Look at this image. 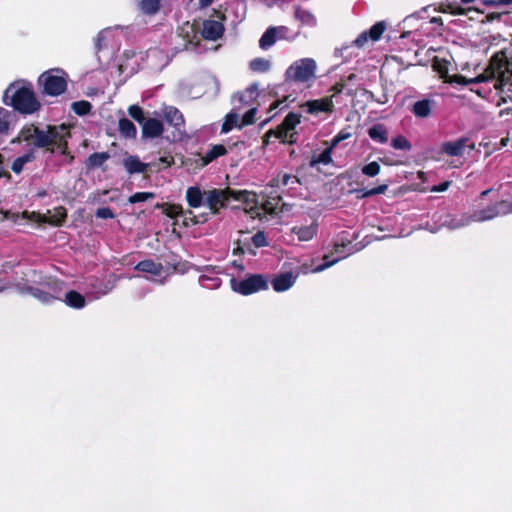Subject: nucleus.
<instances>
[{
  "mask_svg": "<svg viewBox=\"0 0 512 512\" xmlns=\"http://www.w3.org/2000/svg\"><path fill=\"white\" fill-rule=\"evenodd\" d=\"M258 95V87L251 85L246 91L238 97V101L243 104H248L249 100L254 99Z\"/></svg>",
  "mask_w": 512,
  "mask_h": 512,
  "instance_id": "51",
  "label": "nucleus"
},
{
  "mask_svg": "<svg viewBox=\"0 0 512 512\" xmlns=\"http://www.w3.org/2000/svg\"><path fill=\"white\" fill-rule=\"evenodd\" d=\"M123 165L129 174L143 173L146 171L147 167V165L142 163L136 156H129L125 158Z\"/></svg>",
  "mask_w": 512,
  "mask_h": 512,
  "instance_id": "31",
  "label": "nucleus"
},
{
  "mask_svg": "<svg viewBox=\"0 0 512 512\" xmlns=\"http://www.w3.org/2000/svg\"><path fill=\"white\" fill-rule=\"evenodd\" d=\"M221 279L215 274H202L199 277V284L206 289L214 290L221 286Z\"/></svg>",
  "mask_w": 512,
  "mask_h": 512,
  "instance_id": "37",
  "label": "nucleus"
},
{
  "mask_svg": "<svg viewBox=\"0 0 512 512\" xmlns=\"http://www.w3.org/2000/svg\"><path fill=\"white\" fill-rule=\"evenodd\" d=\"M16 289L19 293L21 294H30L31 296L33 295V291L35 289V287L33 286H30L28 285L27 283H17L16 284Z\"/></svg>",
  "mask_w": 512,
  "mask_h": 512,
  "instance_id": "61",
  "label": "nucleus"
},
{
  "mask_svg": "<svg viewBox=\"0 0 512 512\" xmlns=\"http://www.w3.org/2000/svg\"><path fill=\"white\" fill-rule=\"evenodd\" d=\"M262 208H263L264 211H266L268 213H273L274 212V208L271 206L269 201H266L265 203H263L262 204Z\"/></svg>",
  "mask_w": 512,
  "mask_h": 512,
  "instance_id": "64",
  "label": "nucleus"
},
{
  "mask_svg": "<svg viewBox=\"0 0 512 512\" xmlns=\"http://www.w3.org/2000/svg\"><path fill=\"white\" fill-rule=\"evenodd\" d=\"M274 28L277 34V40L293 41L297 37V34H292L287 26H274Z\"/></svg>",
  "mask_w": 512,
  "mask_h": 512,
  "instance_id": "45",
  "label": "nucleus"
},
{
  "mask_svg": "<svg viewBox=\"0 0 512 512\" xmlns=\"http://www.w3.org/2000/svg\"><path fill=\"white\" fill-rule=\"evenodd\" d=\"M442 77H443L445 83H449L452 85H462V86L469 85L472 83L486 82V81L490 80L489 74H488V68L485 70L484 74H481L475 78H466L459 74L449 75L447 73L445 75H443Z\"/></svg>",
  "mask_w": 512,
  "mask_h": 512,
  "instance_id": "18",
  "label": "nucleus"
},
{
  "mask_svg": "<svg viewBox=\"0 0 512 512\" xmlns=\"http://www.w3.org/2000/svg\"><path fill=\"white\" fill-rule=\"evenodd\" d=\"M11 116L12 113L9 110L0 107V135L8 133Z\"/></svg>",
  "mask_w": 512,
  "mask_h": 512,
  "instance_id": "41",
  "label": "nucleus"
},
{
  "mask_svg": "<svg viewBox=\"0 0 512 512\" xmlns=\"http://www.w3.org/2000/svg\"><path fill=\"white\" fill-rule=\"evenodd\" d=\"M512 212V204L507 201H501L487 206L484 209L476 210L471 214L472 222H483L491 220L497 216Z\"/></svg>",
  "mask_w": 512,
  "mask_h": 512,
  "instance_id": "11",
  "label": "nucleus"
},
{
  "mask_svg": "<svg viewBox=\"0 0 512 512\" xmlns=\"http://www.w3.org/2000/svg\"><path fill=\"white\" fill-rule=\"evenodd\" d=\"M318 231L316 222L305 226H294L291 229L292 234L296 235L299 241H310L314 238Z\"/></svg>",
  "mask_w": 512,
  "mask_h": 512,
  "instance_id": "26",
  "label": "nucleus"
},
{
  "mask_svg": "<svg viewBox=\"0 0 512 512\" xmlns=\"http://www.w3.org/2000/svg\"><path fill=\"white\" fill-rule=\"evenodd\" d=\"M299 183H300L299 179L294 175L283 174L281 176V185L282 186H289V185L299 184Z\"/></svg>",
  "mask_w": 512,
  "mask_h": 512,
  "instance_id": "59",
  "label": "nucleus"
},
{
  "mask_svg": "<svg viewBox=\"0 0 512 512\" xmlns=\"http://www.w3.org/2000/svg\"><path fill=\"white\" fill-rule=\"evenodd\" d=\"M439 221H441V226H445L450 230L460 229L465 226H468L472 223L471 214H461V215H450L447 214L444 216L442 220V216H439Z\"/></svg>",
  "mask_w": 512,
  "mask_h": 512,
  "instance_id": "16",
  "label": "nucleus"
},
{
  "mask_svg": "<svg viewBox=\"0 0 512 512\" xmlns=\"http://www.w3.org/2000/svg\"><path fill=\"white\" fill-rule=\"evenodd\" d=\"M70 137L66 125L47 126L41 129L34 125L24 127L20 132L23 141L31 142L37 148H46L51 153L65 154L67 151V139Z\"/></svg>",
  "mask_w": 512,
  "mask_h": 512,
  "instance_id": "1",
  "label": "nucleus"
},
{
  "mask_svg": "<svg viewBox=\"0 0 512 512\" xmlns=\"http://www.w3.org/2000/svg\"><path fill=\"white\" fill-rule=\"evenodd\" d=\"M270 136H274L279 139L282 143L292 144L295 142V132L292 130H288V128L283 125H279L276 131L270 130L266 133L265 137L269 138Z\"/></svg>",
  "mask_w": 512,
  "mask_h": 512,
  "instance_id": "28",
  "label": "nucleus"
},
{
  "mask_svg": "<svg viewBox=\"0 0 512 512\" xmlns=\"http://www.w3.org/2000/svg\"><path fill=\"white\" fill-rule=\"evenodd\" d=\"M388 189V185L382 184L372 189L362 190V197H371L374 195L384 194Z\"/></svg>",
  "mask_w": 512,
  "mask_h": 512,
  "instance_id": "57",
  "label": "nucleus"
},
{
  "mask_svg": "<svg viewBox=\"0 0 512 512\" xmlns=\"http://www.w3.org/2000/svg\"><path fill=\"white\" fill-rule=\"evenodd\" d=\"M450 181H444L440 183L439 185H435L431 188L432 192H444L446 191L450 186Z\"/></svg>",
  "mask_w": 512,
  "mask_h": 512,
  "instance_id": "63",
  "label": "nucleus"
},
{
  "mask_svg": "<svg viewBox=\"0 0 512 512\" xmlns=\"http://www.w3.org/2000/svg\"><path fill=\"white\" fill-rule=\"evenodd\" d=\"M119 29V26H115L101 30L95 39L96 51L101 52L107 48H111L112 50L116 48L119 45V40L117 39V31Z\"/></svg>",
  "mask_w": 512,
  "mask_h": 512,
  "instance_id": "12",
  "label": "nucleus"
},
{
  "mask_svg": "<svg viewBox=\"0 0 512 512\" xmlns=\"http://www.w3.org/2000/svg\"><path fill=\"white\" fill-rule=\"evenodd\" d=\"M138 6L141 12L146 15H154L156 14L161 5V0H137Z\"/></svg>",
  "mask_w": 512,
  "mask_h": 512,
  "instance_id": "38",
  "label": "nucleus"
},
{
  "mask_svg": "<svg viewBox=\"0 0 512 512\" xmlns=\"http://www.w3.org/2000/svg\"><path fill=\"white\" fill-rule=\"evenodd\" d=\"M67 77L62 69L54 68L43 72L37 82L42 94L54 97L66 91Z\"/></svg>",
  "mask_w": 512,
  "mask_h": 512,
  "instance_id": "4",
  "label": "nucleus"
},
{
  "mask_svg": "<svg viewBox=\"0 0 512 512\" xmlns=\"http://www.w3.org/2000/svg\"><path fill=\"white\" fill-rule=\"evenodd\" d=\"M62 301H64L69 307L75 309H81L86 304L85 297L74 290L65 292Z\"/></svg>",
  "mask_w": 512,
  "mask_h": 512,
  "instance_id": "29",
  "label": "nucleus"
},
{
  "mask_svg": "<svg viewBox=\"0 0 512 512\" xmlns=\"http://www.w3.org/2000/svg\"><path fill=\"white\" fill-rule=\"evenodd\" d=\"M298 274L293 272H284L276 275L271 284L276 292H285L289 290L296 282Z\"/></svg>",
  "mask_w": 512,
  "mask_h": 512,
  "instance_id": "17",
  "label": "nucleus"
},
{
  "mask_svg": "<svg viewBox=\"0 0 512 512\" xmlns=\"http://www.w3.org/2000/svg\"><path fill=\"white\" fill-rule=\"evenodd\" d=\"M249 66L254 72H267L270 69L271 63L264 58H255L250 62Z\"/></svg>",
  "mask_w": 512,
  "mask_h": 512,
  "instance_id": "42",
  "label": "nucleus"
},
{
  "mask_svg": "<svg viewBox=\"0 0 512 512\" xmlns=\"http://www.w3.org/2000/svg\"><path fill=\"white\" fill-rule=\"evenodd\" d=\"M67 217V211L64 207L59 206L53 210H48L46 214L39 212L24 211L21 218L37 222L39 224H50L53 226H61Z\"/></svg>",
  "mask_w": 512,
  "mask_h": 512,
  "instance_id": "9",
  "label": "nucleus"
},
{
  "mask_svg": "<svg viewBox=\"0 0 512 512\" xmlns=\"http://www.w3.org/2000/svg\"><path fill=\"white\" fill-rule=\"evenodd\" d=\"M385 29L386 23L384 21L375 23L369 30L360 33L358 37L350 44L342 45L341 48L336 49L335 55L347 60L351 57V54L347 53L351 47L356 46L358 48H362L368 43L369 40L373 42L378 41L384 33Z\"/></svg>",
  "mask_w": 512,
  "mask_h": 512,
  "instance_id": "7",
  "label": "nucleus"
},
{
  "mask_svg": "<svg viewBox=\"0 0 512 512\" xmlns=\"http://www.w3.org/2000/svg\"><path fill=\"white\" fill-rule=\"evenodd\" d=\"M109 157L110 155L107 152L93 153L88 157L86 166L89 169L101 167Z\"/></svg>",
  "mask_w": 512,
  "mask_h": 512,
  "instance_id": "39",
  "label": "nucleus"
},
{
  "mask_svg": "<svg viewBox=\"0 0 512 512\" xmlns=\"http://www.w3.org/2000/svg\"><path fill=\"white\" fill-rule=\"evenodd\" d=\"M163 213L171 219H176L184 215V210L180 205L170 204L164 208Z\"/></svg>",
  "mask_w": 512,
  "mask_h": 512,
  "instance_id": "49",
  "label": "nucleus"
},
{
  "mask_svg": "<svg viewBox=\"0 0 512 512\" xmlns=\"http://www.w3.org/2000/svg\"><path fill=\"white\" fill-rule=\"evenodd\" d=\"M147 60L149 67L153 69H162L168 62V56L161 49L151 48L147 51Z\"/></svg>",
  "mask_w": 512,
  "mask_h": 512,
  "instance_id": "23",
  "label": "nucleus"
},
{
  "mask_svg": "<svg viewBox=\"0 0 512 512\" xmlns=\"http://www.w3.org/2000/svg\"><path fill=\"white\" fill-rule=\"evenodd\" d=\"M206 191H202L198 186H191L186 191V200L191 208H198L205 204Z\"/></svg>",
  "mask_w": 512,
  "mask_h": 512,
  "instance_id": "25",
  "label": "nucleus"
},
{
  "mask_svg": "<svg viewBox=\"0 0 512 512\" xmlns=\"http://www.w3.org/2000/svg\"><path fill=\"white\" fill-rule=\"evenodd\" d=\"M42 286L46 288L47 292H50L52 302L54 300H63V295L66 289V284L64 281L49 278L42 283Z\"/></svg>",
  "mask_w": 512,
  "mask_h": 512,
  "instance_id": "22",
  "label": "nucleus"
},
{
  "mask_svg": "<svg viewBox=\"0 0 512 512\" xmlns=\"http://www.w3.org/2000/svg\"><path fill=\"white\" fill-rule=\"evenodd\" d=\"M257 109L251 108L249 109L241 118V124L239 125V128H242L244 126L250 125L254 123L255 115H256Z\"/></svg>",
  "mask_w": 512,
  "mask_h": 512,
  "instance_id": "56",
  "label": "nucleus"
},
{
  "mask_svg": "<svg viewBox=\"0 0 512 512\" xmlns=\"http://www.w3.org/2000/svg\"><path fill=\"white\" fill-rule=\"evenodd\" d=\"M35 160V152L30 150L25 154L17 157L11 166V169L14 173L20 174L23 171V168L26 164L31 163Z\"/></svg>",
  "mask_w": 512,
  "mask_h": 512,
  "instance_id": "33",
  "label": "nucleus"
},
{
  "mask_svg": "<svg viewBox=\"0 0 512 512\" xmlns=\"http://www.w3.org/2000/svg\"><path fill=\"white\" fill-rule=\"evenodd\" d=\"M241 124L240 118H239V112L237 108H233L225 117V120L222 124V133H228L233 128L237 127L239 128V125Z\"/></svg>",
  "mask_w": 512,
  "mask_h": 512,
  "instance_id": "32",
  "label": "nucleus"
},
{
  "mask_svg": "<svg viewBox=\"0 0 512 512\" xmlns=\"http://www.w3.org/2000/svg\"><path fill=\"white\" fill-rule=\"evenodd\" d=\"M163 117L168 124L172 125L177 130L180 136L185 134L184 117L177 108L173 106H165L163 108Z\"/></svg>",
  "mask_w": 512,
  "mask_h": 512,
  "instance_id": "15",
  "label": "nucleus"
},
{
  "mask_svg": "<svg viewBox=\"0 0 512 512\" xmlns=\"http://www.w3.org/2000/svg\"><path fill=\"white\" fill-rule=\"evenodd\" d=\"M277 41V34L274 26L269 27L261 36L259 40V46L263 50H267L272 47Z\"/></svg>",
  "mask_w": 512,
  "mask_h": 512,
  "instance_id": "36",
  "label": "nucleus"
},
{
  "mask_svg": "<svg viewBox=\"0 0 512 512\" xmlns=\"http://www.w3.org/2000/svg\"><path fill=\"white\" fill-rule=\"evenodd\" d=\"M164 132L163 124L160 120L149 118L142 124V138L155 139L160 137Z\"/></svg>",
  "mask_w": 512,
  "mask_h": 512,
  "instance_id": "20",
  "label": "nucleus"
},
{
  "mask_svg": "<svg viewBox=\"0 0 512 512\" xmlns=\"http://www.w3.org/2000/svg\"><path fill=\"white\" fill-rule=\"evenodd\" d=\"M96 217L100 219H112L115 217L113 211L109 207H102L97 209L96 211Z\"/></svg>",
  "mask_w": 512,
  "mask_h": 512,
  "instance_id": "58",
  "label": "nucleus"
},
{
  "mask_svg": "<svg viewBox=\"0 0 512 512\" xmlns=\"http://www.w3.org/2000/svg\"><path fill=\"white\" fill-rule=\"evenodd\" d=\"M32 291H33L32 297H34L35 299H37L41 303H43V304H50V303H52L50 292H47L46 288H44V287L43 288L35 287V289L32 290Z\"/></svg>",
  "mask_w": 512,
  "mask_h": 512,
  "instance_id": "48",
  "label": "nucleus"
},
{
  "mask_svg": "<svg viewBox=\"0 0 512 512\" xmlns=\"http://www.w3.org/2000/svg\"><path fill=\"white\" fill-rule=\"evenodd\" d=\"M368 135L373 141L380 144H385L388 141L387 130L381 124L371 127L368 131Z\"/></svg>",
  "mask_w": 512,
  "mask_h": 512,
  "instance_id": "35",
  "label": "nucleus"
},
{
  "mask_svg": "<svg viewBox=\"0 0 512 512\" xmlns=\"http://www.w3.org/2000/svg\"><path fill=\"white\" fill-rule=\"evenodd\" d=\"M227 150L223 145H214L205 155L206 163L212 162L216 158L226 154Z\"/></svg>",
  "mask_w": 512,
  "mask_h": 512,
  "instance_id": "43",
  "label": "nucleus"
},
{
  "mask_svg": "<svg viewBox=\"0 0 512 512\" xmlns=\"http://www.w3.org/2000/svg\"><path fill=\"white\" fill-rule=\"evenodd\" d=\"M349 137H351V133L349 132H346V131H340L333 139H332V142H331V146L334 148L336 147L341 141L345 140V139H348Z\"/></svg>",
  "mask_w": 512,
  "mask_h": 512,
  "instance_id": "60",
  "label": "nucleus"
},
{
  "mask_svg": "<svg viewBox=\"0 0 512 512\" xmlns=\"http://www.w3.org/2000/svg\"><path fill=\"white\" fill-rule=\"evenodd\" d=\"M304 106L310 114H318L321 112H332L334 104L332 97H324L307 101Z\"/></svg>",
  "mask_w": 512,
  "mask_h": 512,
  "instance_id": "21",
  "label": "nucleus"
},
{
  "mask_svg": "<svg viewBox=\"0 0 512 512\" xmlns=\"http://www.w3.org/2000/svg\"><path fill=\"white\" fill-rule=\"evenodd\" d=\"M224 26L216 20H205L202 27V36L206 40L216 41L222 37Z\"/></svg>",
  "mask_w": 512,
  "mask_h": 512,
  "instance_id": "19",
  "label": "nucleus"
},
{
  "mask_svg": "<svg viewBox=\"0 0 512 512\" xmlns=\"http://www.w3.org/2000/svg\"><path fill=\"white\" fill-rule=\"evenodd\" d=\"M435 101L431 99H422L416 101L411 108V112L417 118H427L431 115Z\"/></svg>",
  "mask_w": 512,
  "mask_h": 512,
  "instance_id": "24",
  "label": "nucleus"
},
{
  "mask_svg": "<svg viewBox=\"0 0 512 512\" xmlns=\"http://www.w3.org/2000/svg\"><path fill=\"white\" fill-rule=\"evenodd\" d=\"M183 218V225L189 227L191 225H196L199 223H204L208 220V214H201L196 216L192 211H184V215L181 216Z\"/></svg>",
  "mask_w": 512,
  "mask_h": 512,
  "instance_id": "40",
  "label": "nucleus"
},
{
  "mask_svg": "<svg viewBox=\"0 0 512 512\" xmlns=\"http://www.w3.org/2000/svg\"><path fill=\"white\" fill-rule=\"evenodd\" d=\"M92 105L85 100L72 103V110L79 116H84L90 112Z\"/></svg>",
  "mask_w": 512,
  "mask_h": 512,
  "instance_id": "46",
  "label": "nucleus"
},
{
  "mask_svg": "<svg viewBox=\"0 0 512 512\" xmlns=\"http://www.w3.org/2000/svg\"><path fill=\"white\" fill-rule=\"evenodd\" d=\"M156 197L155 193L152 192H137L128 198L130 204L146 202Z\"/></svg>",
  "mask_w": 512,
  "mask_h": 512,
  "instance_id": "47",
  "label": "nucleus"
},
{
  "mask_svg": "<svg viewBox=\"0 0 512 512\" xmlns=\"http://www.w3.org/2000/svg\"><path fill=\"white\" fill-rule=\"evenodd\" d=\"M231 188L225 189H211L206 191L205 206L208 207V215H218L220 210L227 206L228 201L231 199L230 196Z\"/></svg>",
  "mask_w": 512,
  "mask_h": 512,
  "instance_id": "10",
  "label": "nucleus"
},
{
  "mask_svg": "<svg viewBox=\"0 0 512 512\" xmlns=\"http://www.w3.org/2000/svg\"><path fill=\"white\" fill-rule=\"evenodd\" d=\"M352 239L349 237L347 232H342L338 238L334 241L333 244V254H337V257L333 259H329L330 255H324L323 260L324 262L318 266H316L312 271L314 273H319L324 271L325 269L331 267L332 265L336 264L338 261H340L343 258H346L347 256L353 254L356 249L353 248Z\"/></svg>",
  "mask_w": 512,
  "mask_h": 512,
  "instance_id": "6",
  "label": "nucleus"
},
{
  "mask_svg": "<svg viewBox=\"0 0 512 512\" xmlns=\"http://www.w3.org/2000/svg\"><path fill=\"white\" fill-rule=\"evenodd\" d=\"M231 199L236 201H240L246 205L245 211L254 216H259V207H258V196L255 192L248 190H234L231 189L230 193Z\"/></svg>",
  "mask_w": 512,
  "mask_h": 512,
  "instance_id": "13",
  "label": "nucleus"
},
{
  "mask_svg": "<svg viewBox=\"0 0 512 512\" xmlns=\"http://www.w3.org/2000/svg\"><path fill=\"white\" fill-rule=\"evenodd\" d=\"M468 139L460 138L453 142H445L442 151L449 156H461L464 152Z\"/></svg>",
  "mask_w": 512,
  "mask_h": 512,
  "instance_id": "27",
  "label": "nucleus"
},
{
  "mask_svg": "<svg viewBox=\"0 0 512 512\" xmlns=\"http://www.w3.org/2000/svg\"><path fill=\"white\" fill-rule=\"evenodd\" d=\"M294 16L303 25L314 27L317 24L315 16L309 10L297 7L295 9Z\"/></svg>",
  "mask_w": 512,
  "mask_h": 512,
  "instance_id": "34",
  "label": "nucleus"
},
{
  "mask_svg": "<svg viewBox=\"0 0 512 512\" xmlns=\"http://www.w3.org/2000/svg\"><path fill=\"white\" fill-rule=\"evenodd\" d=\"M3 102L24 115L34 114L41 107L33 85L27 80H17L11 83L4 91Z\"/></svg>",
  "mask_w": 512,
  "mask_h": 512,
  "instance_id": "2",
  "label": "nucleus"
},
{
  "mask_svg": "<svg viewBox=\"0 0 512 512\" xmlns=\"http://www.w3.org/2000/svg\"><path fill=\"white\" fill-rule=\"evenodd\" d=\"M381 167L378 162L373 161L364 165L361 169L362 173L368 177H375L380 173Z\"/></svg>",
  "mask_w": 512,
  "mask_h": 512,
  "instance_id": "53",
  "label": "nucleus"
},
{
  "mask_svg": "<svg viewBox=\"0 0 512 512\" xmlns=\"http://www.w3.org/2000/svg\"><path fill=\"white\" fill-rule=\"evenodd\" d=\"M345 89V84L343 82H337L331 87V91L333 92L332 98L340 93H342Z\"/></svg>",
  "mask_w": 512,
  "mask_h": 512,
  "instance_id": "62",
  "label": "nucleus"
},
{
  "mask_svg": "<svg viewBox=\"0 0 512 512\" xmlns=\"http://www.w3.org/2000/svg\"><path fill=\"white\" fill-rule=\"evenodd\" d=\"M391 146L397 150L409 151L411 149L410 142L402 135H398L392 139Z\"/></svg>",
  "mask_w": 512,
  "mask_h": 512,
  "instance_id": "50",
  "label": "nucleus"
},
{
  "mask_svg": "<svg viewBox=\"0 0 512 512\" xmlns=\"http://www.w3.org/2000/svg\"><path fill=\"white\" fill-rule=\"evenodd\" d=\"M488 74L490 80H494L496 90L512 92V68L504 51L496 52L491 57Z\"/></svg>",
  "mask_w": 512,
  "mask_h": 512,
  "instance_id": "3",
  "label": "nucleus"
},
{
  "mask_svg": "<svg viewBox=\"0 0 512 512\" xmlns=\"http://www.w3.org/2000/svg\"><path fill=\"white\" fill-rule=\"evenodd\" d=\"M332 149H333L332 146H330L329 148H326L322 153H320V155L316 159L311 160L310 166L313 167L319 163L324 164V165L330 164L332 162V157H331Z\"/></svg>",
  "mask_w": 512,
  "mask_h": 512,
  "instance_id": "44",
  "label": "nucleus"
},
{
  "mask_svg": "<svg viewBox=\"0 0 512 512\" xmlns=\"http://www.w3.org/2000/svg\"><path fill=\"white\" fill-rule=\"evenodd\" d=\"M317 64L312 58H302L293 62L285 72L287 81L306 83L316 77Z\"/></svg>",
  "mask_w": 512,
  "mask_h": 512,
  "instance_id": "5",
  "label": "nucleus"
},
{
  "mask_svg": "<svg viewBox=\"0 0 512 512\" xmlns=\"http://www.w3.org/2000/svg\"><path fill=\"white\" fill-rule=\"evenodd\" d=\"M231 289L247 296L268 289V279L262 274H251L243 279L231 278Z\"/></svg>",
  "mask_w": 512,
  "mask_h": 512,
  "instance_id": "8",
  "label": "nucleus"
},
{
  "mask_svg": "<svg viewBox=\"0 0 512 512\" xmlns=\"http://www.w3.org/2000/svg\"><path fill=\"white\" fill-rule=\"evenodd\" d=\"M135 269L137 271L150 274L152 277H146L148 280L159 284H164L166 281V276L162 277L164 267L160 262H155L151 259L143 260L135 266Z\"/></svg>",
  "mask_w": 512,
  "mask_h": 512,
  "instance_id": "14",
  "label": "nucleus"
},
{
  "mask_svg": "<svg viewBox=\"0 0 512 512\" xmlns=\"http://www.w3.org/2000/svg\"><path fill=\"white\" fill-rule=\"evenodd\" d=\"M128 114L131 118H133L136 122L139 124H143L145 121L144 117V111L143 109L138 105H131L128 108Z\"/></svg>",
  "mask_w": 512,
  "mask_h": 512,
  "instance_id": "52",
  "label": "nucleus"
},
{
  "mask_svg": "<svg viewBox=\"0 0 512 512\" xmlns=\"http://www.w3.org/2000/svg\"><path fill=\"white\" fill-rule=\"evenodd\" d=\"M252 243L257 248L266 247L269 244L265 233L262 231H258L252 236Z\"/></svg>",
  "mask_w": 512,
  "mask_h": 512,
  "instance_id": "55",
  "label": "nucleus"
},
{
  "mask_svg": "<svg viewBox=\"0 0 512 512\" xmlns=\"http://www.w3.org/2000/svg\"><path fill=\"white\" fill-rule=\"evenodd\" d=\"M300 123V115L296 113H289L281 125L288 128V130L294 131L295 127Z\"/></svg>",
  "mask_w": 512,
  "mask_h": 512,
  "instance_id": "54",
  "label": "nucleus"
},
{
  "mask_svg": "<svg viewBox=\"0 0 512 512\" xmlns=\"http://www.w3.org/2000/svg\"><path fill=\"white\" fill-rule=\"evenodd\" d=\"M118 130L124 138L134 139L137 135V128L133 122L125 117L120 118L118 122Z\"/></svg>",
  "mask_w": 512,
  "mask_h": 512,
  "instance_id": "30",
  "label": "nucleus"
}]
</instances>
